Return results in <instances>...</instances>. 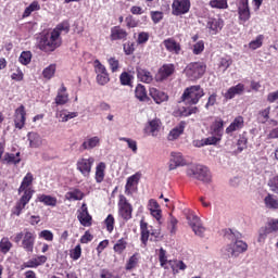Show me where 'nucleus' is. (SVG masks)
Masks as SVG:
<instances>
[{"label":"nucleus","mask_w":278,"mask_h":278,"mask_svg":"<svg viewBox=\"0 0 278 278\" xmlns=\"http://www.w3.org/2000/svg\"><path fill=\"white\" fill-rule=\"evenodd\" d=\"M31 184H34V174L27 173L18 188V194L22 195L12 210L14 216H21L24 207L31 201V198L34 197V190L29 187Z\"/></svg>","instance_id":"1"},{"label":"nucleus","mask_w":278,"mask_h":278,"mask_svg":"<svg viewBox=\"0 0 278 278\" xmlns=\"http://www.w3.org/2000/svg\"><path fill=\"white\" fill-rule=\"evenodd\" d=\"M226 238L231 240L232 243L226 245L223 253L226 257H238L241 253H244L249 245L247 242L239 240L241 238L240 232L229 229L226 233Z\"/></svg>","instance_id":"2"},{"label":"nucleus","mask_w":278,"mask_h":278,"mask_svg":"<svg viewBox=\"0 0 278 278\" xmlns=\"http://www.w3.org/2000/svg\"><path fill=\"white\" fill-rule=\"evenodd\" d=\"M187 176H189L191 179H198V181H202V184H212V173L205 165H188Z\"/></svg>","instance_id":"3"},{"label":"nucleus","mask_w":278,"mask_h":278,"mask_svg":"<svg viewBox=\"0 0 278 278\" xmlns=\"http://www.w3.org/2000/svg\"><path fill=\"white\" fill-rule=\"evenodd\" d=\"M61 45L62 37H59V35L52 30L41 37L39 41V49L45 53H53V51L61 47Z\"/></svg>","instance_id":"4"},{"label":"nucleus","mask_w":278,"mask_h":278,"mask_svg":"<svg viewBox=\"0 0 278 278\" xmlns=\"http://www.w3.org/2000/svg\"><path fill=\"white\" fill-rule=\"evenodd\" d=\"M205 71H207L205 63L191 62L185 67L184 73L191 81H197V79H201L205 75Z\"/></svg>","instance_id":"5"},{"label":"nucleus","mask_w":278,"mask_h":278,"mask_svg":"<svg viewBox=\"0 0 278 278\" xmlns=\"http://www.w3.org/2000/svg\"><path fill=\"white\" fill-rule=\"evenodd\" d=\"M204 94L205 92L203 91V88H201L199 85H195L185 89L181 99L184 103H187L188 105H197V103H199Z\"/></svg>","instance_id":"6"},{"label":"nucleus","mask_w":278,"mask_h":278,"mask_svg":"<svg viewBox=\"0 0 278 278\" xmlns=\"http://www.w3.org/2000/svg\"><path fill=\"white\" fill-rule=\"evenodd\" d=\"M118 207V217L122 218V220H131V216L134 214V206L127 201V198L125 195H119V200L117 203Z\"/></svg>","instance_id":"7"},{"label":"nucleus","mask_w":278,"mask_h":278,"mask_svg":"<svg viewBox=\"0 0 278 278\" xmlns=\"http://www.w3.org/2000/svg\"><path fill=\"white\" fill-rule=\"evenodd\" d=\"M140 231H141V242L147 247L149 240L153 241L155 238H160V232L153 229V226H149L146 222H140Z\"/></svg>","instance_id":"8"},{"label":"nucleus","mask_w":278,"mask_h":278,"mask_svg":"<svg viewBox=\"0 0 278 278\" xmlns=\"http://www.w3.org/2000/svg\"><path fill=\"white\" fill-rule=\"evenodd\" d=\"M92 166H94V157L92 156H89L88 159H78L76 163V168L79 170L83 177H90V173H92Z\"/></svg>","instance_id":"9"},{"label":"nucleus","mask_w":278,"mask_h":278,"mask_svg":"<svg viewBox=\"0 0 278 278\" xmlns=\"http://www.w3.org/2000/svg\"><path fill=\"white\" fill-rule=\"evenodd\" d=\"M147 136H152L153 138H157L160 136V131H162V121L157 117L150 119L143 129Z\"/></svg>","instance_id":"10"},{"label":"nucleus","mask_w":278,"mask_h":278,"mask_svg":"<svg viewBox=\"0 0 278 278\" xmlns=\"http://www.w3.org/2000/svg\"><path fill=\"white\" fill-rule=\"evenodd\" d=\"M190 12V0H174L172 4V13L174 16H181Z\"/></svg>","instance_id":"11"},{"label":"nucleus","mask_w":278,"mask_h":278,"mask_svg":"<svg viewBox=\"0 0 278 278\" xmlns=\"http://www.w3.org/2000/svg\"><path fill=\"white\" fill-rule=\"evenodd\" d=\"M36 244V232L29 229H26L23 240L22 247L26 253H34V245Z\"/></svg>","instance_id":"12"},{"label":"nucleus","mask_w":278,"mask_h":278,"mask_svg":"<svg viewBox=\"0 0 278 278\" xmlns=\"http://www.w3.org/2000/svg\"><path fill=\"white\" fill-rule=\"evenodd\" d=\"M187 218L195 236L203 238V236L205 235V228L203 227V223L201 222V218H199V216L194 214L189 215Z\"/></svg>","instance_id":"13"},{"label":"nucleus","mask_w":278,"mask_h":278,"mask_svg":"<svg viewBox=\"0 0 278 278\" xmlns=\"http://www.w3.org/2000/svg\"><path fill=\"white\" fill-rule=\"evenodd\" d=\"M239 21L247 23L251 18V9L249 8V0H240L238 4Z\"/></svg>","instance_id":"14"},{"label":"nucleus","mask_w":278,"mask_h":278,"mask_svg":"<svg viewBox=\"0 0 278 278\" xmlns=\"http://www.w3.org/2000/svg\"><path fill=\"white\" fill-rule=\"evenodd\" d=\"M27 113L25 112V105H20L14 113V125L16 129H23L25 127V121Z\"/></svg>","instance_id":"15"},{"label":"nucleus","mask_w":278,"mask_h":278,"mask_svg":"<svg viewBox=\"0 0 278 278\" xmlns=\"http://www.w3.org/2000/svg\"><path fill=\"white\" fill-rule=\"evenodd\" d=\"M175 73V65L174 64H164L160 67L155 79L156 81H164L165 79H168L170 75Z\"/></svg>","instance_id":"16"},{"label":"nucleus","mask_w":278,"mask_h":278,"mask_svg":"<svg viewBox=\"0 0 278 278\" xmlns=\"http://www.w3.org/2000/svg\"><path fill=\"white\" fill-rule=\"evenodd\" d=\"M77 218L83 227H90L92 225V216L88 213V206L86 204L81 205Z\"/></svg>","instance_id":"17"},{"label":"nucleus","mask_w":278,"mask_h":278,"mask_svg":"<svg viewBox=\"0 0 278 278\" xmlns=\"http://www.w3.org/2000/svg\"><path fill=\"white\" fill-rule=\"evenodd\" d=\"M188 164L186 159H184V154L180 152H172L169 160V170H175V168H179V166H186Z\"/></svg>","instance_id":"18"},{"label":"nucleus","mask_w":278,"mask_h":278,"mask_svg":"<svg viewBox=\"0 0 278 278\" xmlns=\"http://www.w3.org/2000/svg\"><path fill=\"white\" fill-rule=\"evenodd\" d=\"M224 25H225V22L220 17L218 18L210 17L206 23L207 29H210V33L213 35L218 34V31L223 29Z\"/></svg>","instance_id":"19"},{"label":"nucleus","mask_w":278,"mask_h":278,"mask_svg":"<svg viewBox=\"0 0 278 278\" xmlns=\"http://www.w3.org/2000/svg\"><path fill=\"white\" fill-rule=\"evenodd\" d=\"M99 144H101V139L98 136L89 137V138L85 139V141L80 146V149L83 151H91V149H97V147H99Z\"/></svg>","instance_id":"20"},{"label":"nucleus","mask_w":278,"mask_h":278,"mask_svg":"<svg viewBox=\"0 0 278 278\" xmlns=\"http://www.w3.org/2000/svg\"><path fill=\"white\" fill-rule=\"evenodd\" d=\"M138 181H140V173H136L127 178V182L125 186L126 194H131L134 192L136 186H138Z\"/></svg>","instance_id":"21"},{"label":"nucleus","mask_w":278,"mask_h":278,"mask_svg":"<svg viewBox=\"0 0 278 278\" xmlns=\"http://www.w3.org/2000/svg\"><path fill=\"white\" fill-rule=\"evenodd\" d=\"M163 45H164L165 49L167 51H169V53H175L176 55H179V53L181 51V45H179V42H176L175 39H173V38L165 39L163 41Z\"/></svg>","instance_id":"22"},{"label":"nucleus","mask_w":278,"mask_h":278,"mask_svg":"<svg viewBox=\"0 0 278 278\" xmlns=\"http://www.w3.org/2000/svg\"><path fill=\"white\" fill-rule=\"evenodd\" d=\"M150 97L155 101V103H164V101H168V94L164 91H160L157 88H150Z\"/></svg>","instance_id":"23"},{"label":"nucleus","mask_w":278,"mask_h":278,"mask_svg":"<svg viewBox=\"0 0 278 278\" xmlns=\"http://www.w3.org/2000/svg\"><path fill=\"white\" fill-rule=\"evenodd\" d=\"M225 131V122L223 119H216L211 125V134L212 136H217V138H223V134Z\"/></svg>","instance_id":"24"},{"label":"nucleus","mask_w":278,"mask_h":278,"mask_svg":"<svg viewBox=\"0 0 278 278\" xmlns=\"http://www.w3.org/2000/svg\"><path fill=\"white\" fill-rule=\"evenodd\" d=\"M244 92V85L238 84L236 86L230 87L225 93L224 98L227 100L233 99L238 94H242Z\"/></svg>","instance_id":"25"},{"label":"nucleus","mask_w":278,"mask_h":278,"mask_svg":"<svg viewBox=\"0 0 278 278\" xmlns=\"http://www.w3.org/2000/svg\"><path fill=\"white\" fill-rule=\"evenodd\" d=\"M244 127V117L237 116L232 123L226 128V134H233V131H240Z\"/></svg>","instance_id":"26"},{"label":"nucleus","mask_w":278,"mask_h":278,"mask_svg":"<svg viewBox=\"0 0 278 278\" xmlns=\"http://www.w3.org/2000/svg\"><path fill=\"white\" fill-rule=\"evenodd\" d=\"M54 103L55 105H66L68 103V93H66V87L64 85L58 90Z\"/></svg>","instance_id":"27"},{"label":"nucleus","mask_w":278,"mask_h":278,"mask_svg":"<svg viewBox=\"0 0 278 278\" xmlns=\"http://www.w3.org/2000/svg\"><path fill=\"white\" fill-rule=\"evenodd\" d=\"M127 36V30L123 29L121 26L111 28V40H126Z\"/></svg>","instance_id":"28"},{"label":"nucleus","mask_w":278,"mask_h":278,"mask_svg":"<svg viewBox=\"0 0 278 278\" xmlns=\"http://www.w3.org/2000/svg\"><path fill=\"white\" fill-rule=\"evenodd\" d=\"M184 129H186V122H180L176 127H174L169 131L167 139L169 141L177 140V138H179V136L184 134Z\"/></svg>","instance_id":"29"},{"label":"nucleus","mask_w":278,"mask_h":278,"mask_svg":"<svg viewBox=\"0 0 278 278\" xmlns=\"http://www.w3.org/2000/svg\"><path fill=\"white\" fill-rule=\"evenodd\" d=\"M79 116V113L77 112H68L67 110H62L56 112V118L61 123H68L72 118H77Z\"/></svg>","instance_id":"30"},{"label":"nucleus","mask_w":278,"mask_h":278,"mask_svg":"<svg viewBox=\"0 0 278 278\" xmlns=\"http://www.w3.org/2000/svg\"><path fill=\"white\" fill-rule=\"evenodd\" d=\"M108 168V165L103 162H100L96 166V175L94 179L97 184H103V179H105V169Z\"/></svg>","instance_id":"31"},{"label":"nucleus","mask_w":278,"mask_h":278,"mask_svg":"<svg viewBox=\"0 0 278 278\" xmlns=\"http://www.w3.org/2000/svg\"><path fill=\"white\" fill-rule=\"evenodd\" d=\"M137 77L139 81H142L143 84H151L153 81V75H151V72L138 67L137 68Z\"/></svg>","instance_id":"32"},{"label":"nucleus","mask_w":278,"mask_h":278,"mask_svg":"<svg viewBox=\"0 0 278 278\" xmlns=\"http://www.w3.org/2000/svg\"><path fill=\"white\" fill-rule=\"evenodd\" d=\"M46 263H47V256L40 255L24 263V266L25 268H38V266H42V264H46Z\"/></svg>","instance_id":"33"},{"label":"nucleus","mask_w":278,"mask_h":278,"mask_svg":"<svg viewBox=\"0 0 278 278\" xmlns=\"http://www.w3.org/2000/svg\"><path fill=\"white\" fill-rule=\"evenodd\" d=\"M38 202L43 203V205H48L49 207H55L58 205V198L47 195V194H39Z\"/></svg>","instance_id":"34"},{"label":"nucleus","mask_w":278,"mask_h":278,"mask_svg":"<svg viewBox=\"0 0 278 278\" xmlns=\"http://www.w3.org/2000/svg\"><path fill=\"white\" fill-rule=\"evenodd\" d=\"M168 265L170 266V268L173 270V275H178L179 270H186V268H188L186 263H184V261H179V260L168 261Z\"/></svg>","instance_id":"35"},{"label":"nucleus","mask_w":278,"mask_h":278,"mask_svg":"<svg viewBox=\"0 0 278 278\" xmlns=\"http://www.w3.org/2000/svg\"><path fill=\"white\" fill-rule=\"evenodd\" d=\"M264 204L267 210H278V199L274 194L268 193L264 198Z\"/></svg>","instance_id":"36"},{"label":"nucleus","mask_w":278,"mask_h":278,"mask_svg":"<svg viewBox=\"0 0 278 278\" xmlns=\"http://www.w3.org/2000/svg\"><path fill=\"white\" fill-rule=\"evenodd\" d=\"M2 162L4 164H18L21 162V152L5 153Z\"/></svg>","instance_id":"37"},{"label":"nucleus","mask_w":278,"mask_h":278,"mask_svg":"<svg viewBox=\"0 0 278 278\" xmlns=\"http://www.w3.org/2000/svg\"><path fill=\"white\" fill-rule=\"evenodd\" d=\"M28 140L31 149H38V147L42 146V138L36 132H29Z\"/></svg>","instance_id":"38"},{"label":"nucleus","mask_w":278,"mask_h":278,"mask_svg":"<svg viewBox=\"0 0 278 278\" xmlns=\"http://www.w3.org/2000/svg\"><path fill=\"white\" fill-rule=\"evenodd\" d=\"M66 201H81L84 199V192L79 189H74L65 193Z\"/></svg>","instance_id":"39"},{"label":"nucleus","mask_w":278,"mask_h":278,"mask_svg":"<svg viewBox=\"0 0 278 278\" xmlns=\"http://www.w3.org/2000/svg\"><path fill=\"white\" fill-rule=\"evenodd\" d=\"M135 97L138 101H148L147 89L141 84L137 85L135 89Z\"/></svg>","instance_id":"40"},{"label":"nucleus","mask_w":278,"mask_h":278,"mask_svg":"<svg viewBox=\"0 0 278 278\" xmlns=\"http://www.w3.org/2000/svg\"><path fill=\"white\" fill-rule=\"evenodd\" d=\"M268 118H270V106H267L264 110H261L257 114V122L262 123L263 125L265 123H268Z\"/></svg>","instance_id":"41"},{"label":"nucleus","mask_w":278,"mask_h":278,"mask_svg":"<svg viewBox=\"0 0 278 278\" xmlns=\"http://www.w3.org/2000/svg\"><path fill=\"white\" fill-rule=\"evenodd\" d=\"M55 70L56 65L55 64H50L48 67L43 68L42 71V77L43 79H53L55 76Z\"/></svg>","instance_id":"42"},{"label":"nucleus","mask_w":278,"mask_h":278,"mask_svg":"<svg viewBox=\"0 0 278 278\" xmlns=\"http://www.w3.org/2000/svg\"><path fill=\"white\" fill-rule=\"evenodd\" d=\"M11 249H12V242L10 241V239L8 237H3L0 240V251H1V253H3L5 255L7 253H10Z\"/></svg>","instance_id":"43"},{"label":"nucleus","mask_w":278,"mask_h":278,"mask_svg":"<svg viewBox=\"0 0 278 278\" xmlns=\"http://www.w3.org/2000/svg\"><path fill=\"white\" fill-rule=\"evenodd\" d=\"M52 31H55L60 38L62 34H68L71 31V25H68V22H62Z\"/></svg>","instance_id":"44"},{"label":"nucleus","mask_w":278,"mask_h":278,"mask_svg":"<svg viewBox=\"0 0 278 278\" xmlns=\"http://www.w3.org/2000/svg\"><path fill=\"white\" fill-rule=\"evenodd\" d=\"M125 249H127V240H125L124 238L117 240V242L113 247V251L118 255H121L125 251Z\"/></svg>","instance_id":"45"},{"label":"nucleus","mask_w":278,"mask_h":278,"mask_svg":"<svg viewBox=\"0 0 278 278\" xmlns=\"http://www.w3.org/2000/svg\"><path fill=\"white\" fill-rule=\"evenodd\" d=\"M210 5L216 10H227L229 8L227 0H211Z\"/></svg>","instance_id":"46"},{"label":"nucleus","mask_w":278,"mask_h":278,"mask_svg":"<svg viewBox=\"0 0 278 278\" xmlns=\"http://www.w3.org/2000/svg\"><path fill=\"white\" fill-rule=\"evenodd\" d=\"M40 10V4L38 1H33L24 11L23 16L27 17L31 15V12H38Z\"/></svg>","instance_id":"47"},{"label":"nucleus","mask_w":278,"mask_h":278,"mask_svg":"<svg viewBox=\"0 0 278 278\" xmlns=\"http://www.w3.org/2000/svg\"><path fill=\"white\" fill-rule=\"evenodd\" d=\"M262 45H264V35H258L249 43V48L252 49V51H255V49H260Z\"/></svg>","instance_id":"48"},{"label":"nucleus","mask_w":278,"mask_h":278,"mask_svg":"<svg viewBox=\"0 0 278 278\" xmlns=\"http://www.w3.org/2000/svg\"><path fill=\"white\" fill-rule=\"evenodd\" d=\"M116 220L114 219V215L109 214L108 217L104 219V225L106 227V231H109V233H112L114 231V225H115Z\"/></svg>","instance_id":"49"},{"label":"nucleus","mask_w":278,"mask_h":278,"mask_svg":"<svg viewBox=\"0 0 278 278\" xmlns=\"http://www.w3.org/2000/svg\"><path fill=\"white\" fill-rule=\"evenodd\" d=\"M159 262L162 268H168L166 267V265L168 264V256H166V250H164L163 248L159 250Z\"/></svg>","instance_id":"50"},{"label":"nucleus","mask_w":278,"mask_h":278,"mask_svg":"<svg viewBox=\"0 0 278 278\" xmlns=\"http://www.w3.org/2000/svg\"><path fill=\"white\" fill-rule=\"evenodd\" d=\"M18 62L23 64V66H27L31 62V52L23 51L18 58Z\"/></svg>","instance_id":"51"},{"label":"nucleus","mask_w":278,"mask_h":278,"mask_svg":"<svg viewBox=\"0 0 278 278\" xmlns=\"http://www.w3.org/2000/svg\"><path fill=\"white\" fill-rule=\"evenodd\" d=\"M119 140L122 142H127L128 148L132 150V153H138V143L134 139H129L127 137H121Z\"/></svg>","instance_id":"52"},{"label":"nucleus","mask_w":278,"mask_h":278,"mask_svg":"<svg viewBox=\"0 0 278 278\" xmlns=\"http://www.w3.org/2000/svg\"><path fill=\"white\" fill-rule=\"evenodd\" d=\"M138 266V254H134L126 263V270H134Z\"/></svg>","instance_id":"53"},{"label":"nucleus","mask_w":278,"mask_h":278,"mask_svg":"<svg viewBox=\"0 0 278 278\" xmlns=\"http://www.w3.org/2000/svg\"><path fill=\"white\" fill-rule=\"evenodd\" d=\"M70 257L74 261L79 260L81 257V245L77 244L74 249L70 251Z\"/></svg>","instance_id":"54"},{"label":"nucleus","mask_w":278,"mask_h":278,"mask_svg":"<svg viewBox=\"0 0 278 278\" xmlns=\"http://www.w3.org/2000/svg\"><path fill=\"white\" fill-rule=\"evenodd\" d=\"M231 64H233V61L231 60V58H222L218 66L225 73V71H227V68H229Z\"/></svg>","instance_id":"55"},{"label":"nucleus","mask_w":278,"mask_h":278,"mask_svg":"<svg viewBox=\"0 0 278 278\" xmlns=\"http://www.w3.org/2000/svg\"><path fill=\"white\" fill-rule=\"evenodd\" d=\"M268 187L275 194H278V175L268 180Z\"/></svg>","instance_id":"56"},{"label":"nucleus","mask_w":278,"mask_h":278,"mask_svg":"<svg viewBox=\"0 0 278 278\" xmlns=\"http://www.w3.org/2000/svg\"><path fill=\"white\" fill-rule=\"evenodd\" d=\"M204 50H205V43L203 42V40H200L195 45H193L192 51L194 55H201V53H203Z\"/></svg>","instance_id":"57"},{"label":"nucleus","mask_w":278,"mask_h":278,"mask_svg":"<svg viewBox=\"0 0 278 278\" xmlns=\"http://www.w3.org/2000/svg\"><path fill=\"white\" fill-rule=\"evenodd\" d=\"M268 233H270L268 231V228H261L258 231L257 242H260V244H264V242H266Z\"/></svg>","instance_id":"58"},{"label":"nucleus","mask_w":278,"mask_h":278,"mask_svg":"<svg viewBox=\"0 0 278 278\" xmlns=\"http://www.w3.org/2000/svg\"><path fill=\"white\" fill-rule=\"evenodd\" d=\"M97 81L100 86H105V84L110 83V75L108 73L98 74Z\"/></svg>","instance_id":"59"},{"label":"nucleus","mask_w":278,"mask_h":278,"mask_svg":"<svg viewBox=\"0 0 278 278\" xmlns=\"http://www.w3.org/2000/svg\"><path fill=\"white\" fill-rule=\"evenodd\" d=\"M119 81L122 86H129V84H131V75H129L127 72L122 73L119 76Z\"/></svg>","instance_id":"60"},{"label":"nucleus","mask_w":278,"mask_h":278,"mask_svg":"<svg viewBox=\"0 0 278 278\" xmlns=\"http://www.w3.org/2000/svg\"><path fill=\"white\" fill-rule=\"evenodd\" d=\"M220 137H217L216 135H213L211 137L204 138V144L205 147L211 146V144H218L220 142Z\"/></svg>","instance_id":"61"},{"label":"nucleus","mask_w":278,"mask_h":278,"mask_svg":"<svg viewBox=\"0 0 278 278\" xmlns=\"http://www.w3.org/2000/svg\"><path fill=\"white\" fill-rule=\"evenodd\" d=\"M25 77V74H23V71L21 68H17L12 75H11V79H13L14 81H23Z\"/></svg>","instance_id":"62"},{"label":"nucleus","mask_w":278,"mask_h":278,"mask_svg":"<svg viewBox=\"0 0 278 278\" xmlns=\"http://www.w3.org/2000/svg\"><path fill=\"white\" fill-rule=\"evenodd\" d=\"M134 51H136V46L134 42H126L124 43V52L126 55H132Z\"/></svg>","instance_id":"63"},{"label":"nucleus","mask_w":278,"mask_h":278,"mask_svg":"<svg viewBox=\"0 0 278 278\" xmlns=\"http://www.w3.org/2000/svg\"><path fill=\"white\" fill-rule=\"evenodd\" d=\"M269 233H273V231H278V219H271L268 223V228H267Z\"/></svg>","instance_id":"64"}]
</instances>
